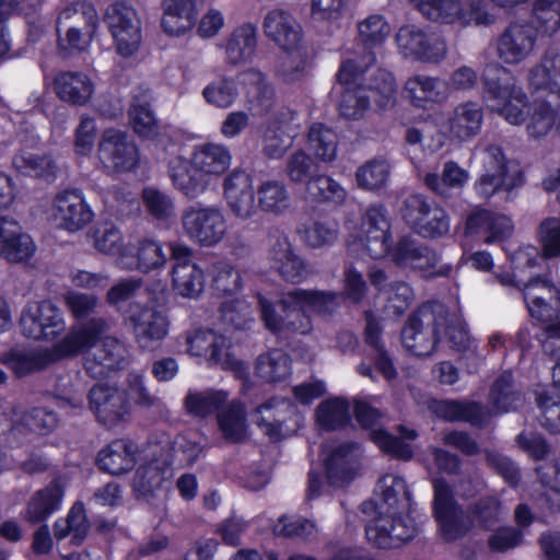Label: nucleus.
<instances>
[{
	"mask_svg": "<svg viewBox=\"0 0 560 560\" xmlns=\"http://www.w3.org/2000/svg\"><path fill=\"white\" fill-rule=\"evenodd\" d=\"M376 492L378 516L365 527L368 540L378 548H395L411 540L418 528L408 515L411 493L405 479L387 474L380 478Z\"/></svg>",
	"mask_w": 560,
	"mask_h": 560,
	"instance_id": "nucleus-1",
	"label": "nucleus"
},
{
	"mask_svg": "<svg viewBox=\"0 0 560 560\" xmlns=\"http://www.w3.org/2000/svg\"><path fill=\"white\" fill-rule=\"evenodd\" d=\"M232 154L220 143L198 145L188 161L175 156L168 162V176L174 187L189 199L207 191L213 176L222 175L231 165Z\"/></svg>",
	"mask_w": 560,
	"mask_h": 560,
	"instance_id": "nucleus-2",
	"label": "nucleus"
},
{
	"mask_svg": "<svg viewBox=\"0 0 560 560\" xmlns=\"http://www.w3.org/2000/svg\"><path fill=\"white\" fill-rule=\"evenodd\" d=\"M448 319V308L438 301L421 304L410 314L401 329L404 348L416 357L432 355Z\"/></svg>",
	"mask_w": 560,
	"mask_h": 560,
	"instance_id": "nucleus-3",
	"label": "nucleus"
},
{
	"mask_svg": "<svg viewBox=\"0 0 560 560\" xmlns=\"http://www.w3.org/2000/svg\"><path fill=\"white\" fill-rule=\"evenodd\" d=\"M415 9L428 21L439 25H456L462 28L489 25L494 19L483 0H410Z\"/></svg>",
	"mask_w": 560,
	"mask_h": 560,
	"instance_id": "nucleus-4",
	"label": "nucleus"
},
{
	"mask_svg": "<svg viewBox=\"0 0 560 560\" xmlns=\"http://www.w3.org/2000/svg\"><path fill=\"white\" fill-rule=\"evenodd\" d=\"M400 214L406 224L425 238H440L450 232L446 210L422 194H412L401 203Z\"/></svg>",
	"mask_w": 560,
	"mask_h": 560,
	"instance_id": "nucleus-5",
	"label": "nucleus"
},
{
	"mask_svg": "<svg viewBox=\"0 0 560 560\" xmlns=\"http://www.w3.org/2000/svg\"><path fill=\"white\" fill-rule=\"evenodd\" d=\"M98 27V14L91 4L81 3L63 9L57 19L59 44L63 48L85 50Z\"/></svg>",
	"mask_w": 560,
	"mask_h": 560,
	"instance_id": "nucleus-6",
	"label": "nucleus"
},
{
	"mask_svg": "<svg viewBox=\"0 0 560 560\" xmlns=\"http://www.w3.org/2000/svg\"><path fill=\"white\" fill-rule=\"evenodd\" d=\"M393 262L402 269L419 272L424 278L446 277L451 264H442L436 250L415 238L402 237L390 250Z\"/></svg>",
	"mask_w": 560,
	"mask_h": 560,
	"instance_id": "nucleus-7",
	"label": "nucleus"
},
{
	"mask_svg": "<svg viewBox=\"0 0 560 560\" xmlns=\"http://www.w3.org/2000/svg\"><path fill=\"white\" fill-rule=\"evenodd\" d=\"M107 25L116 46L122 57L135 55L140 47L142 35L140 21L136 11L125 2H114L104 12Z\"/></svg>",
	"mask_w": 560,
	"mask_h": 560,
	"instance_id": "nucleus-8",
	"label": "nucleus"
},
{
	"mask_svg": "<svg viewBox=\"0 0 560 560\" xmlns=\"http://www.w3.org/2000/svg\"><path fill=\"white\" fill-rule=\"evenodd\" d=\"M182 225L185 234L200 245L218 244L226 233V221L214 206H190L183 211Z\"/></svg>",
	"mask_w": 560,
	"mask_h": 560,
	"instance_id": "nucleus-9",
	"label": "nucleus"
},
{
	"mask_svg": "<svg viewBox=\"0 0 560 560\" xmlns=\"http://www.w3.org/2000/svg\"><path fill=\"white\" fill-rule=\"evenodd\" d=\"M20 326L24 336L33 339L50 340L65 328L63 313L51 301L30 302L22 311Z\"/></svg>",
	"mask_w": 560,
	"mask_h": 560,
	"instance_id": "nucleus-10",
	"label": "nucleus"
},
{
	"mask_svg": "<svg viewBox=\"0 0 560 560\" xmlns=\"http://www.w3.org/2000/svg\"><path fill=\"white\" fill-rule=\"evenodd\" d=\"M186 346V351L194 357L208 355L209 361L222 369H232L241 377L245 369L229 352L230 342L221 335L209 329H195L180 336Z\"/></svg>",
	"mask_w": 560,
	"mask_h": 560,
	"instance_id": "nucleus-11",
	"label": "nucleus"
},
{
	"mask_svg": "<svg viewBox=\"0 0 560 560\" xmlns=\"http://www.w3.org/2000/svg\"><path fill=\"white\" fill-rule=\"evenodd\" d=\"M97 151L100 162L108 172H130L139 163L137 145L120 130H105Z\"/></svg>",
	"mask_w": 560,
	"mask_h": 560,
	"instance_id": "nucleus-12",
	"label": "nucleus"
},
{
	"mask_svg": "<svg viewBox=\"0 0 560 560\" xmlns=\"http://www.w3.org/2000/svg\"><path fill=\"white\" fill-rule=\"evenodd\" d=\"M51 218L56 226L74 233L91 223L94 213L79 189H65L54 198Z\"/></svg>",
	"mask_w": 560,
	"mask_h": 560,
	"instance_id": "nucleus-13",
	"label": "nucleus"
},
{
	"mask_svg": "<svg viewBox=\"0 0 560 560\" xmlns=\"http://www.w3.org/2000/svg\"><path fill=\"white\" fill-rule=\"evenodd\" d=\"M108 328L109 323L103 317H92L86 323L72 327L63 338L48 349L52 361L77 357L93 348Z\"/></svg>",
	"mask_w": 560,
	"mask_h": 560,
	"instance_id": "nucleus-14",
	"label": "nucleus"
},
{
	"mask_svg": "<svg viewBox=\"0 0 560 560\" xmlns=\"http://www.w3.org/2000/svg\"><path fill=\"white\" fill-rule=\"evenodd\" d=\"M307 61L308 51L301 26L282 15V79L285 82L299 81L305 74Z\"/></svg>",
	"mask_w": 560,
	"mask_h": 560,
	"instance_id": "nucleus-15",
	"label": "nucleus"
},
{
	"mask_svg": "<svg viewBox=\"0 0 560 560\" xmlns=\"http://www.w3.org/2000/svg\"><path fill=\"white\" fill-rule=\"evenodd\" d=\"M389 230L390 222L384 206L372 205L365 209L361 219L360 242L369 256L378 259L389 253Z\"/></svg>",
	"mask_w": 560,
	"mask_h": 560,
	"instance_id": "nucleus-16",
	"label": "nucleus"
},
{
	"mask_svg": "<svg viewBox=\"0 0 560 560\" xmlns=\"http://www.w3.org/2000/svg\"><path fill=\"white\" fill-rule=\"evenodd\" d=\"M485 98L490 102V108L512 125L522 124L527 112V96L521 90L503 85L499 81L483 78Z\"/></svg>",
	"mask_w": 560,
	"mask_h": 560,
	"instance_id": "nucleus-17",
	"label": "nucleus"
},
{
	"mask_svg": "<svg viewBox=\"0 0 560 560\" xmlns=\"http://www.w3.org/2000/svg\"><path fill=\"white\" fill-rule=\"evenodd\" d=\"M89 406L98 422L112 428L129 415V400L125 390L104 384L94 385L89 392Z\"/></svg>",
	"mask_w": 560,
	"mask_h": 560,
	"instance_id": "nucleus-18",
	"label": "nucleus"
},
{
	"mask_svg": "<svg viewBox=\"0 0 560 560\" xmlns=\"http://www.w3.org/2000/svg\"><path fill=\"white\" fill-rule=\"evenodd\" d=\"M523 290L530 316L541 323H556L560 316L559 290L540 277H530Z\"/></svg>",
	"mask_w": 560,
	"mask_h": 560,
	"instance_id": "nucleus-19",
	"label": "nucleus"
},
{
	"mask_svg": "<svg viewBox=\"0 0 560 560\" xmlns=\"http://www.w3.org/2000/svg\"><path fill=\"white\" fill-rule=\"evenodd\" d=\"M536 30L527 24L514 23L500 35L497 45L499 58L508 65L525 60L534 50Z\"/></svg>",
	"mask_w": 560,
	"mask_h": 560,
	"instance_id": "nucleus-20",
	"label": "nucleus"
},
{
	"mask_svg": "<svg viewBox=\"0 0 560 560\" xmlns=\"http://www.w3.org/2000/svg\"><path fill=\"white\" fill-rule=\"evenodd\" d=\"M396 39L400 48L423 61L439 62L447 54L446 42L443 37L427 34L421 30L402 27L399 30Z\"/></svg>",
	"mask_w": 560,
	"mask_h": 560,
	"instance_id": "nucleus-21",
	"label": "nucleus"
},
{
	"mask_svg": "<svg viewBox=\"0 0 560 560\" xmlns=\"http://www.w3.org/2000/svg\"><path fill=\"white\" fill-rule=\"evenodd\" d=\"M135 339L140 348L152 350L168 332V322L154 307H138L130 315Z\"/></svg>",
	"mask_w": 560,
	"mask_h": 560,
	"instance_id": "nucleus-22",
	"label": "nucleus"
},
{
	"mask_svg": "<svg viewBox=\"0 0 560 560\" xmlns=\"http://www.w3.org/2000/svg\"><path fill=\"white\" fill-rule=\"evenodd\" d=\"M93 348L84 364L86 373L93 378L106 377L126 362L127 349L117 338L104 337Z\"/></svg>",
	"mask_w": 560,
	"mask_h": 560,
	"instance_id": "nucleus-23",
	"label": "nucleus"
},
{
	"mask_svg": "<svg viewBox=\"0 0 560 560\" xmlns=\"http://www.w3.org/2000/svg\"><path fill=\"white\" fill-rule=\"evenodd\" d=\"M224 197L231 211L241 219L255 212V199L250 176L242 170L232 171L223 183Z\"/></svg>",
	"mask_w": 560,
	"mask_h": 560,
	"instance_id": "nucleus-24",
	"label": "nucleus"
},
{
	"mask_svg": "<svg viewBox=\"0 0 560 560\" xmlns=\"http://www.w3.org/2000/svg\"><path fill=\"white\" fill-rule=\"evenodd\" d=\"M530 109L528 135L533 138L545 137L560 115V89L551 88L536 95Z\"/></svg>",
	"mask_w": 560,
	"mask_h": 560,
	"instance_id": "nucleus-25",
	"label": "nucleus"
},
{
	"mask_svg": "<svg viewBox=\"0 0 560 560\" xmlns=\"http://www.w3.org/2000/svg\"><path fill=\"white\" fill-rule=\"evenodd\" d=\"M31 236L14 219L0 217V256L12 262L28 260L35 253Z\"/></svg>",
	"mask_w": 560,
	"mask_h": 560,
	"instance_id": "nucleus-26",
	"label": "nucleus"
},
{
	"mask_svg": "<svg viewBox=\"0 0 560 560\" xmlns=\"http://www.w3.org/2000/svg\"><path fill=\"white\" fill-rule=\"evenodd\" d=\"M361 445L346 442L332 450L326 459V475L330 485L341 487L354 478L359 468Z\"/></svg>",
	"mask_w": 560,
	"mask_h": 560,
	"instance_id": "nucleus-27",
	"label": "nucleus"
},
{
	"mask_svg": "<svg viewBox=\"0 0 560 560\" xmlns=\"http://www.w3.org/2000/svg\"><path fill=\"white\" fill-rule=\"evenodd\" d=\"M65 495L63 485L59 478L48 486L35 491L26 503L23 517L31 524H39L60 510Z\"/></svg>",
	"mask_w": 560,
	"mask_h": 560,
	"instance_id": "nucleus-28",
	"label": "nucleus"
},
{
	"mask_svg": "<svg viewBox=\"0 0 560 560\" xmlns=\"http://www.w3.org/2000/svg\"><path fill=\"white\" fill-rule=\"evenodd\" d=\"M200 0H163L161 26L170 36H183L194 28Z\"/></svg>",
	"mask_w": 560,
	"mask_h": 560,
	"instance_id": "nucleus-29",
	"label": "nucleus"
},
{
	"mask_svg": "<svg viewBox=\"0 0 560 560\" xmlns=\"http://www.w3.org/2000/svg\"><path fill=\"white\" fill-rule=\"evenodd\" d=\"M151 90L139 86L133 92L129 109V118L133 131L147 140H153L160 135V124L151 108Z\"/></svg>",
	"mask_w": 560,
	"mask_h": 560,
	"instance_id": "nucleus-30",
	"label": "nucleus"
},
{
	"mask_svg": "<svg viewBox=\"0 0 560 560\" xmlns=\"http://www.w3.org/2000/svg\"><path fill=\"white\" fill-rule=\"evenodd\" d=\"M54 91L61 101L84 106L94 93V84L83 72L61 71L54 79Z\"/></svg>",
	"mask_w": 560,
	"mask_h": 560,
	"instance_id": "nucleus-31",
	"label": "nucleus"
},
{
	"mask_svg": "<svg viewBox=\"0 0 560 560\" xmlns=\"http://www.w3.org/2000/svg\"><path fill=\"white\" fill-rule=\"evenodd\" d=\"M428 407L441 419L451 422L464 421L474 427H482L488 418L486 409L476 401L432 399Z\"/></svg>",
	"mask_w": 560,
	"mask_h": 560,
	"instance_id": "nucleus-32",
	"label": "nucleus"
},
{
	"mask_svg": "<svg viewBox=\"0 0 560 560\" xmlns=\"http://www.w3.org/2000/svg\"><path fill=\"white\" fill-rule=\"evenodd\" d=\"M513 229L511 220L503 215L492 213L486 209L475 210L466 221V230L483 237L486 243H493L508 237Z\"/></svg>",
	"mask_w": 560,
	"mask_h": 560,
	"instance_id": "nucleus-33",
	"label": "nucleus"
},
{
	"mask_svg": "<svg viewBox=\"0 0 560 560\" xmlns=\"http://www.w3.org/2000/svg\"><path fill=\"white\" fill-rule=\"evenodd\" d=\"M482 120L483 108L479 103L463 102L454 108L448 119L450 132L460 141L469 140L479 133Z\"/></svg>",
	"mask_w": 560,
	"mask_h": 560,
	"instance_id": "nucleus-34",
	"label": "nucleus"
},
{
	"mask_svg": "<svg viewBox=\"0 0 560 560\" xmlns=\"http://www.w3.org/2000/svg\"><path fill=\"white\" fill-rule=\"evenodd\" d=\"M167 254L163 245L153 238H142L138 242L136 254L129 248L121 259V267L125 269H139L149 272L164 267L167 261Z\"/></svg>",
	"mask_w": 560,
	"mask_h": 560,
	"instance_id": "nucleus-35",
	"label": "nucleus"
},
{
	"mask_svg": "<svg viewBox=\"0 0 560 560\" xmlns=\"http://www.w3.org/2000/svg\"><path fill=\"white\" fill-rule=\"evenodd\" d=\"M136 450L132 442L116 440L100 452L98 466L112 475L129 471L136 464Z\"/></svg>",
	"mask_w": 560,
	"mask_h": 560,
	"instance_id": "nucleus-36",
	"label": "nucleus"
},
{
	"mask_svg": "<svg viewBox=\"0 0 560 560\" xmlns=\"http://www.w3.org/2000/svg\"><path fill=\"white\" fill-rule=\"evenodd\" d=\"M341 298L334 291L292 289L288 303L304 304L322 318H330L340 306Z\"/></svg>",
	"mask_w": 560,
	"mask_h": 560,
	"instance_id": "nucleus-37",
	"label": "nucleus"
},
{
	"mask_svg": "<svg viewBox=\"0 0 560 560\" xmlns=\"http://www.w3.org/2000/svg\"><path fill=\"white\" fill-rule=\"evenodd\" d=\"M256 43V27L253 24L236 27L226 39L225 61L232 66L246 63L254 55Z\"/></svg>",
	"mask_w": 560,
	"mask_h": 560,
	"instance_id": "nucleus-38",
	"label": "nucleus"
},
{
	"mask_svg": "<svg viewBox=\"0 0 560 560\" xmlns=\"http://www.w3.org/2000/svg\"><path fill=\"white\" fill-rule=\"evenodd\" d=\"M360 85L365 89V93L371 96V102L373 101L377 108L387 110L395 106L397 86L395 78L387 70L376 69Z\"/></svg>",
	"mask_w": 560,
	"mask_h": 560,
	"instance_id": "nucleus-39",
	"label": "nucleus"
},
{
	"mask_svg": "<svg viewBox=\"0 0 560 560\" xmlns=\"http://www.w3.org/2000/svg\"><path fill=\"white\" fill-rule=\"evenodd\" d=\"M405 89L417 106L424 103H439L447 97V84L438 77L418 74L409 78Z\"/></svg>",
	"mask_w": 560,
	"mask_h": 560,
	"instance_id": "nucleus-40",
	"label": "nucleus"
},
{
	"mask_svg": "<svg viewBox=\"0 0 560 560\" xmlns=\"http://www.w3.org/2000/svg\"><path fill=\"white\" fill-rule=\"evenodd\" d=\"M468 178L469 174L466 170L448 161L444 164L441 176L436 173H425L422 176V183L434 195L446 199L451 197L452 189H460Z\"/></svg>",
	"mask_w": 560,
	"mask_h": 560,
	"instance_id": "nucleus-41",
	"label": "nucleus"
},
{
	"mask_svg": "<svg viewBox=\"0 0 560 560\" xmlns=\"http://www.w3.org/2000/svg\"><path fill=\"white\" fill-rule=\"evenodd\" d=\"M90 523L86 518L83 503L72 505L66 518H59L54 524V535L57 540H62L71 535L73 545H81L88 536Z\"/></svg>",
	"mask_w": 560,
	"mask_h": 560,
	"instance_id": "nucleus-42",
	"label": "nucleus"
},
{
	"mask_svg": "<svg viewBox=\"0 0 560 560\" xmlns=\"http://www.w3.org/2000/svg\"><path fill=\"white\" fill-rule=\"evenodd\" d=\"M218 424L230 442H241L247 438V420L245 406L240 401H232L218 412Z\"/></svg>",
	"mask_w": 560,
	"mask_h": 560,
	"instance_id": "nucleus-43",
	"label": "nucleus"
},
{
	"mask_svg": "<svg viewBox=\"0 0 560 560\" xmlns=\"http://www.w3.org/2000/svg\"><path fill=\"white\" fill-rule=\"evenodd\" d=\"M523 183L524 174L521 170H515L513 174L483 172L475 182L474 189L479 198L489 199L501 190L510 192Z\"/></svg>",
	"mask_w": 560,
	"mask_h": 560,
	"instance_id": "nucleus-44",
	"label": "nucleus"
},
{
	"mask_svg": "<svg viewBox=\"0 0 560 560\" xmlns=\"http://www.w3.org/2000/svg\"><path fill=\"white\" fill-rule=\"evenodd\" d=\"M173 284L183 298L197 299L205 288L203 271L196 264H179L173 267Z\"/></svg>",
	"mask_w": 560,
	"mask_h": 560,
	"instance_id": "nucleus-45",
	"label": "nucleus"
},
{
	"mask_svg": "<svg viewBox=\"0 0 560 560\" xmlns=\"http://www.w3.org/2000/svg\"><path fill=\"white\" fill-rule=\"evenodd\" d=\"M489 396L491 404L499 412L515 410L523 402L522 393L510 372H504L497 377Z\"/></svg>",
	"mask_w": 560,
	"mask_h": 560,
	"instance_id": "nucleus-46",
	"label": "nucleus"
},
{
	"mask_svg": "<svg viewBox=\"0 0 560 560\" xmlns=\"http://www.w3.org/2000/svg\"><path fill=\"white\" fill-rule=\"evenodd\" d=\"M318 425L326 431H335L346 427L350 421V406L340 397L322 401L316 408Z\"/></svg>",
	"mask_w": 560,
	"mask_h": 560,
	"instance_id": "nucleus-47",
	"label": "nucleus"
},
{
	"mask_svg": "<svg viewBox=\"0 0 560 560\" xmlns=\"http://www.w3.org/2000/svg\"><path fill=\"white\" fill-rule=\"evenodd\" d=\"M474 527L482 530H491L501 522L503 506L494 495L478 499L467 506Z\"/></svg>",
	"mask_w": 560,
	"mask_h": 560,
	"instance_id": "nucleus-48",
	"label": "nucleus"
},
{
	"mask_svg": "<svg viewBox=\"0 0 560 560\" xmlns=\"http://www.w3.org/2000/svg\"><path fill=\"white\" fill-rule=\"evenodd\" d=\"M12 164L20 174L30 177L50 176L56 168L51 156L24 150L13 156Z\"/></svg>",
	"mask_w": 560,
	"mask_h": 560,
	"instance_id": "nucleus-49",
	"label": "nucleus"
},
{
	"mask_svg": "<svg viewBox=\"0 0 560 560\" xmlns=\"http://www.w3.org/2000/svg\"><path fill=\"white\" fill-rule=\"evenodd\" d=\"M308 144L315 156L323 162H331L337 154L336 132L320 122L313 124L308 131Z\"/></svg>",
	"mask_w": 560,
	"mask_h": 560,
	"instance_id": "nucleus-50",
	"label": "nucleus"
},
{
	"mask_svg": "<svg viewBox=\"0 0 560 560\" xmlns=\"http://www.w3.org/2000/svg\"><path fill=\"white\" fill-rule=\"evenodd\" d=\"M94 247L105 255L117 256L120 266L122 256L129 252L121 231L113 223H104L94 232Z\"/></svg>",
	"mask_w": 560,
	"mask_h": 560,
	"instance_id": "nucleus-51",
	"label": "nucleus"
},
{
	"mask_svg": "<svg viewBox=\"0 0 560 560\" xmlns=\"http://www.w3.org/2000/svg\"><path fill=\"white\" fill-rule=\"evenodd\" d=\"M444 541L452 542L467 536L474 528L470 515L459 508L436 518Z\"/></svg>",
	"mask_w": 560,
	"mask_h": 560,
	"instance_id": "nucleus-52",
	"label": "nucleus"
},
{
	"mask_svg": "<svg viewBox=\"0 0 560 560\" xmlns=\"http://www.w3.org/2000/svg\"><path fill=\"white\" fill-rule=\"evenodd\" d=\"M228 400L223 390L189 392L185 398L187 411L197 417H207L219 410Z\"/></svg>",
	"mask_w": 560,
	"mask_h": 560,
	"instance_id": "nucleus-53",
	"label": "nucleus"
},
{
	"mask_svg": "<svg viewBox=\"0 0 560 560\" xmlns=\"http://www.w3.org/2000/svg\"><path fill=\"white\" fill-rule=\"evenodd\" d=\"M305 192L316 202L340 201L345 197L343 188L335 179L317 173L306 180Z\"/></svg>",
	"mask_w": 560,
	"mask_h": 560,
	"instance_id": "nucleus-54",
	"label": "nucleus"
},
{
	"mask_svg": "<svg viewBox=\"0 0 560 560\" xmlns=\"http://www.w3.org/2000/svg\"><path fill=\"white\" fill-rule=\"evenodd\" d=\"M376 61L375 54L364 47L360 56L348 58L341 62L337 73V80L346 86L358 85L359 79L369 70Z\"/></svg>",
	"mask_w": 560,
	"mask_h": 560,
	"instance_id": "nucleus-55",
	"label": "nucleus"
},
{
	"mask_svg": "<svg viewBox=\"0 0 560 560\" xmlns=\"http://www.w3.org/2000/svg\"><path fill=\"white\" fill-rule=\"evenodd\" d=\"M299 233L308 247L320 248L337 241L339 229L335 221L317 220L308 226L299 229Z\"/></svg>",
	"mask_w": 560,
	"mask_h": 560,
	"instance_id": "nucleus-56",
	"label": "nucleus"
},
{
	"mask_svg": "<svg viewBox=\"0 0 560 560\" xmlns=\"http://www.w3.org/2000/svg\"><path fill=\"white\" fill-rule=\"evenodd\" d=\"M390 166L387 160L376 158L360 166L355 173L357 183L360 187L369 190L382 188L389 176Z\"/></svg>",
	"mask_w": 560,
	"mask_h": 560,
	"instance_id": "nucleus-57",
	"label": "nucleus"
},
{
	"mask_svg": "<svg viewBox=\"0 0 560 560\" xmlns=\"http://www.w3.org/2000/svg\"><path fill=\"white\" fill-rule=\"evenodd\" d=\"M7 363L18 376H24L45 369L54 361L48 349H45L38 352H12Z\"/></svg>",
	"mask_w": 560,
	"mask_h": 560,
	"instance_id": "nucleus-58",
	"label": "nucleus"
},
{
	"mask_svg": "<svg viewBox=\"0 0 560 560\" xmlns=\"http://www.w3.org/2000/svg\"><path fill=\"white\" fill-rule=\"evenodd\" d=\"M556 199L560 205V190ZM537 237L546 258L560 257V217L544 219L538 225Z\"/></svg>",
	"mask_w": 560,
	"mask_h": 560,
	"instance_id": "nucleus-59",
	"label": "nucleus"
},
{
	"mask_svg": "<svg viewBox=\"0 0 560 560\" xmlns=\"http://www.w3.org/2000/svg\"><path fill=\"white\" fill-rule=\"evenodd\" d=\"M371 96L365 93V89L360 84L355 86H347L341 95L339 103V113L347 119L357 120L364 116L370 108Z\"/></svg>",
	"mask_w": 560,
	"mask_h": 560,
	"instance_id": "nucleus-60",
	"label": "nucleus"
},
{
	"mask_svg": "<svg viewBox=\"0 0 560 560\" xmlns=\"http://www.w3.org/2000/svg\"><path fill=\"white\" fill-rule=\"evenodd\" d=\"M212 289L218 294L226 295L236 293L242 287L241 275L230 264L218 261L209 269Z\"/></svg>",
	"mask_w": 560,
	"mask_h": 560,
	"instance_id": "nucleus-61",
	"label": "nucleus"
},
{
	"mask_svg": "<svg viewBox=\"0 0 560 560\" xmlns=\"http://www.w3.org/2000/svg\"><path fill=\"white\" fill-rule=\"evenodd\" d=\"M291 290L282 292V328L292 332L306 334L312 329L310 315L304 304L288 303Z\"/></svg>",
	"mask_w": 560,
	"mask_h": 560,
	"instance_id": "nucleus-62",
	"label": "nucleus"
},
{
	"mask_svg": "<svg viewBox=\"0 0 560 560\" xmlns=\"http://www.w3.org/2000/svg\"><path fill=\"white\" fill-rule=\"evenodd\" d=\"M533 19L544 34H555L560 28V0H535Z\"/></svg>",
	"mask_w": 560,
	"mask_h": 560,
	"instance_id": "nucleus-63",
	"label": "nucleus"
},
{
	"mask_svg": "<svg viewBox=\"0 0 560 560\" xmlns=\"http://www.w3.org/2000/svg\"><path fill=\"white\" fill-rule=\"evenodd\" d=\"M205 100L217 107H230L237 96V88L233 79L219 78L210 82L202 91Z\"/></svg>",
	"mask_w": 560,
	"mask_h": 560,
	"instance_id": "nucleus-64",
	"label": "nucleus"
}]
</instances>
